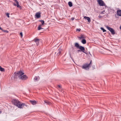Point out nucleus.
I'll return each instance as SVG.
<instances>
[{"mask_svg": "<svg viewBox=\"0 0 121 121\" xmlns=\"http://www.w3.org/2000/svg\"><path fill=\"white\" fill-rule=\"evenodd\" d=\"M0 29L1 30H2V28H1L0 27Z\"/></svg>", "mask_w": 121, "mask_h": 121, "instance_id": "c9c22d12", "label": "nucleus"}, {"mask_svg": "<svg viewBox=\"0 0 121 121\" xmlns=\"http://www.w3.org/2000/svg\"><path fill=\"white\" fill-rule=\"evenodd\" d=\"M9 14L8 13H6V15L8 17H9Z\"/></svg>", "mask_w": 121, "mask_h": 121, "instance_id": "393cba45", "label": "nucleus"}, {"mask_svg": "<svg viewBox=\"0 0 121 121\" xmlns=\"http://www.w3.org/2000/svg\"><path fill=\"white\" fill-rule=\"evenodd\" d=\"M39 22H41V23H42V25H43L44 24V21H43V20H40L39 21Z\"/></svg>", "mask_w": 121, "mask_h": 121, "instance_id": "4be33fe9", "label": "nucleus"}, {"mask_svg": "<svg viewBox=\"0 0 121 121\" xmlns=\"http://www.w3.org/2000/svg\"><path fill=\"white\" fill-rule=\"evenodd\" d=\"M0 70L1 71H4V69L2 68L1 66H0Z\"/></svg>", "mask_w": 121, "mask_h": 121, "instance_id": "412c9836", "label": "nucleus"}, {"mask_svg": "<svg viewBox=\"0 0 121 121\" xmlns=\"http://www.w3.org/2000/svg\"><path fill=\"white\" fill-rule=\"evenodd\" d=\"M42 26V25H40L39 26H38V30H39L41 29H43V28L41 27Z\"/></svg>", "mask_w": 121, "mask_h": 121, "instance_id": "a211bd4d", "label": "nucleus"}, {"mask_svg": "<svg viewBox=\"0 0 121 121\" xmlns=\"http://www.w3.org/2000/svg\"><path fill=\"white\" fill-rule=\"evenodd\" d=\"M23 105H24V103L21 104L20 102L18 105V106H17V107L19 108H23L24 107Z\"/></svg>", "mask_w": 121, "mask_h": 121, "instance_id": "6e6552de", "label": "nucleus"}, {"mask_svg": "<svg viewBox=\"0 0 121 121\" xmlns=\"http://www.w3.org/2000/svg\"><path fill=\"white\" fill-rule=\"evenodd\" d=\"M74 19V18H72V20H73Z\"/></svg>", "mask_w": 121, "mask_h": 121, "instance_id": "f704fd0d", "label": "nucleus"}, {"mask_svg": "<svg viewBox=\"0 0 121 121\" xmlns=\"http://www.w3.org/2000/svg\"><path fill=\"white\" fill-rule=\"evenodd\" d=\"M28 77L26 75H24L20 78V79L23 80H25L27 79L28 78Z\"/></svg>", "mask_w": 121, "mask_h": 121, "instance_id": "423d86ee", "label": "nucleus"}, {"mask_svg": "<svg viewBox=\"0 0 121 121\" xmlns=\"http://www.w3.org/2000/svg\"><path fill=\"white\" fill-rule=\"evenodd\" d=\"M12 102L17 107L18 106L20 102L18 100L16 99H13L12 100Z\"/></svg>", "mask_w": 121, "mask_h": 121, "instance_id": "f03ea898", "label": "nucleus"}, {"mask_svg": "<svg viewBox=\"0 0 121 121\" xmlns=\"http://www.w3.org/2000/svg\"><path fill=\"white\" fill-rule=\"evenodd\" d=\"M44 103H45L46 104H47L50 105L51 104L49 102L47 101H44Z\"/></svg>", "mask_w": 121, "mask_h": 121, "instance_id": "aec40b11", "label": "nucleus"}, {"mask_svg": "<svg viewBox=\"0 0 121 121\" xmlns=\"http://www.w3.org/2000/svg\"><path fill=\"white\" fill-rule=\"evenodd\" d=\"M106 27L110 32H111L113 30L112 28L109 27L107 26H106Z\"/></svg>", "mask_w": 121, "mask_h": 121, "instance_id": "4468645a", "label": "nucleus"}, {"mask_svg": "<svg viewBox=\"0 0 121 121\" xmlns=\"http://www.w3.org/2000/svg\"><path fill=\"white\" fill-rule=\"evenodd\" d=\"M35 16L37 18H39L41 17V13L39 12H37L36 13Z\"/></svg>", "mask_w": 121, "mask_h": 121, "instance_id": "9d476101", "label": "nucleus"}, {"mask_svg": "<svg viewBox=\"0 0 121 121\" xmlns=\"http://www.w3.org/2000/svg\"><path fill=\"white\" fill-rule=\"evenodd\" d=\"M30 102L33 105H35L36 104V102L35 100H30Z\"/></svg>", "mask_w": 121, "mask_h": 121, "instance_id": "f8f14e48", "label": "nucleus"}, {"mask_svg": "<svg viewBox=\"0 0 121 121\" xmlns=\"http://www.w3.org/2000/svg\"><path fill=\"white\" fill-rule=\"evenodd\" d=\"M117 15H115V16L116 17H117V16H121V10H117Z\"/></svg>", "mask_w": 121, "mask_h": 121, "instance_id": "1a4fd4ad", "label": "nucleus"}, {"mask_svg": "<svg viewBox=\"0 0 121 121\" xmlns=\"http://www.w3.org/2000/svg\"><path fill=\"white\" fill-rule=\"evenodd\" d=\"M84 18L85 19H87L88 20V22H91V19L90 18L88 17H87L86 16H85L84 17Z\"/></svg>", "mask_w": 121, "mask_h": 121, "instance_id": "ddd939ff", "label": "nucleus"}, {"mask_svg": "<svg viewBox=\"0 0 121 121\" xmlns=\"http://www.w3.org/2000/svg\"><path fill=\"white\" fill-rule=\"evenodd\" d=\"M38 79V78L36 76L34 78V80H37Z\"/></svg>", "mask_w": 121, "mask_h": 121, "instance_id": "a878e982", "label": "nucleus"}, {"mask_svg": "<svg viewBox=\"0 0 121 121\" xmlns=\"http://www.w3.org/2000/svg\"><path fill=\"white\" fill-rule=\"evenodd\" d=\"M3 31L4 32H6V33H8V31L7 30H4V31Z\"/></svg>", "mask_w": 121, "mask_h": 121, "instance_id": "c85d7f7f", "label": "nucleus"}, {"mask_svg": "<svg viewBox=\"0 0 121 121\" xmlns=\"http://www.w3.org/2000/svg\"><path fill=\"white\" fill-rule=\"evenodd\" d=\"M59 52L57 54L58 55H60L61 53V52L60 51V50H59Z\"/></svg>", "mask_w": 121, "mask_h": 121, "instance_id": "bb28decb", "label": "nucleus"}, {"mask_svg": "<svg viewBox=\"0 0 121 121\" xmlns=\"http://www.w3.org/2000/svg\"><path fill=\"white\" fill-rule=\"evenodd\" d=\"M75 46L77 48H78L80 46H79V44L78 43H75Z\"/></svg>", "mask_w": 121, "mask_h": 121, "instance_id": "dca6fc26", "label": "nucleus"}, {"mask_svg": "<svg viewBox=\"0 0 121 121\" xmlns=\"http://www.w3.org/2000/svg\"><path fill=\"white\" fill-rule=\"evenodd\" d=\"M68 5L70 7H71L72 6V4L71 2H69L68 3Z\"/></svg>", "mask_w": 121, "mask_h": 121, "instance_id": "6ab92c4d", "label": "nucleus"}, {"mask_svg": "<svg viewBox=\"0 0 121 121\" xmlns=\"http://www.w3.org/2000/svg\"><path fill=\"white\" fill-rule=\"evenodd\" d=\"M91 62L92 61L91 60L89 64L87 63L84 64L82 66V68L86 69L87 68H88V69H89Z\"/></svg>", "mask_w": 121, "mask_h": 121, "instance_id": "7ed1b4c3", "label": "nucleus"}, {"mask_svg": "<svg viewBox=\"0 0 121 121\" xmlns=\"http://www.w3.org/2000/svg\"><path fill=\"white\" fill-rule=\"evenodd\" d=\"M111 32V33L113 35H114L115 34V31L113 29Z\"/></svg>", "mask_w": 121, "mask_h": 121, "instance_id": "b1692460", "label": "nucleus"}, {"mask_svg": "<svg viewBox=\"0 0 121 121\" xmlns=\"http://www.w3.org/2000/svg\"><path fill=\"white\" fill-rule=\"evenodd\" d=\"M20 35L22 36V32H21L20 33Z\"/></svg>", "mask_w": 121, "mask_h": 121, "instance_id": "2f4dec72", "label": "nucleus"}, {"mask_svg": "<svg viewBox=\"0 0 121 121\" xmlns=\"http://www.w3.org/2000/svg\"><path fill=\"white\" fill-rule=\"evenodd\" d=\"M15 76L16 78L18 77L19 78L21 77L24 74V73L21 71H19L17 73H14Z\"/></svg>", "mask_w": 121, "mask_h": 121, "instance_id": "f257e3e1", "label": "nucleus"}, {"mask_svg": "<svg viewBox=\"0 0 121 121\" xmlns=\"http://www.w3.org/2000/svg\"><path fill=\"white\" fill-rule=\"evenodd\" d=\"M100 29L103 31V32H104L106 31V30L103 27H101Z\"/></svg>", "mask_w": 121, "mask_h": 121, "instance_id": "5701e85b", "label": "nucleus"}, {"mask_svg": "<svg viewBox=\"0 0 121 121\" xmlns=\"http://www.w3.org/2000/svg\"><path fill=\"white\" fill-rule=\"evenodd\" d=\"M81 30L80 28L78 29H77L76 30V31H80Z\"/></svg>", "mask_w": 121, "mask_h": 121, "instance_id": "cd10ccee", "label": "nucleus"}, {"mask_svg": "<svg viewBox=\"0 0 121 121\" xmlns=\"http://www.w3.org/2000/svg\"><path fill=\"white\" fill-rule=\"evenodd\" d=\"M120 29L121 30V26H120Z\"/></svg>", "mask_w": 121, "mask_h": 121, "instance_id": "e433bc0d", "label": "nucleus"}, {"mask_svg": "<svg viewBox=\"0 0 121 121\" xmlns=\"http://www.w3.org/2000/svg\"><path fill=\"white\" fill-rule=\"evenodd\" d=\"M78 38L80 39H81L85 38V37L84 35H81L80 37H79Z\"/></svg>", "mask_w": 121, "mask_h": 121, "instance_id": "2eb2a0df", "label": "nucleus"}, {"mask_svg": "<svg viewBox=\"0 0 121 121\" xmlns=\"http://www.w3.org/2000/svg\"><path fill=\"white\" fill-rule=\"evenodd\" d=\"M82 42L83 44H84L86 43V41L85 39H83L82 41Z\"/></svg>", "mask_w": 121, "mask_h": 121, "instance_id": "f3484780", "label": "nucleus"}, {"mask_svg": "<svg viewBox=\"0 0 121 121\" xmlns=\"http://www.w3.org/2000/svg\"><path fill=\"white\" fill-rule=\"evenodd\" d=\"M78 49H80L81 50V51L83 52V53L86 54V53L84 51L85 50V48H84L82 46H80Z\"/></svg>", "mask_w": 121, "mask_h": 121, "instance_id": "0eeeda50", "label": "nucleus"}, {"mask_svg": "<svg viewBox=\"0 0 121 121\" xmlns=\"http://www.w3.org/2000/svg\"><path fill=\"white\" fill-rule=\"evenodd\" d=\"M98 2L100 6H103L105 5V3L102 0H98Z\"/></svg>", "mask_w": 121, "mask_h": 121, "instance_id": "20e7f679", "label": "nucleus"}, {"mask_svg": "<svg viewBox=\"0 0 121 121\" xmlns=\"http://www.w3.org/2000/svg\"><path fill=\"white\" fill-rule=\"evenodd\" d=\"M58 88H61V86L60 85H58Z\"/></svg>", "mask_w": 121, "mask_h": 121, "instance_id": "c756f323", "label": "nucleus"}, {"mask_svg": "<svg viewBox=\"0 0 121 121\" xmlns=\"http://www.w3.org/2000/svg\"><path fill=\"white\" fill-rule=\"evenodd\" d=\"M1 111H0V113H1Z\"/></svg>", "mask_w": 121, "mask_h": 121, "instance_id": "58836bf2", "label": "nucleus"}, {"mask_svg": "<svg viewBox=\"0 0 121 121\" xmlns=\"http://www.w3.org/2000/svg\"><path fill=\"white\" fill-rule=\"evenodd\" d=\"M105 12V11L104 10L102 12V14H104V12Z\"/></svg>", "mask_w": 121, "mask_h": 121, "instance_id": "473e14b6", "label": "nucleus"}, {"mask_svg": "<svg viewBox=\"0 0 121 121\" xmlns=\"http://www.w3.org/2000/svg\"><path fill=\"white\" fill-rule=\"evenodd\" d=\"M24 106H25L26 107H27L28 106L27 105H26V104H25L24 103V105H23Z\"/></svg>", "mask_w": 121, "mask_h": 121, "instance_id": "7c9ffc66", "label": "nucleus"}, {"mask_svg": "<svg viewBox=\"0 0 121 121\" xmlns=\"http://www.w3.org/2000/svg\"><path fill=\"white\" fill-rule=\"evenodd\" d=\"M78 52H80L81 51V50L80 49V50H78Z\"/></svg>", "mask_w": 121, "mask_h": 121, "instance_id": "72a5a7b5", "label": "nucleus"}, {"mask_svg": "<svg viewBox=\"0 0 121 121\" xmlns=\"http://www.w3.org/2000/svg\"><path fill=\"white\" fill-rule=\"evenodd\" d=\"M14 1H15V2L17 4H16L15 3H14L13 5H14L15 6H17V7L18 8H20L21 7V6H20L19 5V2L17 0H13Z\"/></svg>", "mask_w": 121, "mask_h": 121, "instance_id": "39448f33", "label": "nucleus"}, {"mask_svg": "<svg viewBox=\"0 0 121 121\" xmlns=\"http://www.w3.org/2000/svg\"><path fill=\"white\" fill-rule=\"evenodd\" d=\"M2 30V31H4V30H3V29H2V30Z\"/></svg>", "mask_w": 121, "mask_h": 121, "instance_id": "4c0bfd02", "label": "nucleus"}, {"mask_svg": "<svg viewBox=\"0 0 121 121\" xmlns=\"http://www.w3.org/2000/svg\"><path fill=\"white\" fill-rule=\"evenodd\" d=\"M34 40L35 42L36 43L37 46H38L39 43V39L36 38Z\"/></svg>", "mask_w": 121, "mask_h": 121, "instance_id": "9b49d317", "label": "nucleus"}]
</instances>
